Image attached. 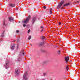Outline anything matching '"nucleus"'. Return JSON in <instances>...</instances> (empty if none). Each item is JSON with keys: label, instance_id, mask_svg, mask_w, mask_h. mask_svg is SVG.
I'll list each match as a JSON object with an SVG mask.
<instances>
[{"label": "nucleus", "instance_id": "obj_1", "mask_svg": "<svg viewBox=\"0 0 80 80\" xmlns=\"http://www.w3.org/2000/svg\"><path fill=\"white\" fill-rule=\"evenodd\" d=\"M27 72H25L23 75V80H28V78L27 77Z\"/></svg>", "mask_w": 80, "mask_h": 80}, {"label": "nucleus", "instance_id": "obj_2", "mask_svg": "<svg viewBox=\"0 0 80 80\" xmlns=\"http://www.w3.org/2000/svg\"><path fill=\"white\" fill-rule=\"evenodd\" d=\"M65 2L64 1H62V2H60V3L58 4V5L57 6V8L58 9V8H60L61 7H62V5Z\"/></svg>", "mask_w": 80, "mask_h": 80}, {"label": "nucleus", "instance_id": "obj_3", "mask_svg": "<svg viewBox=\"0 0 80 80\" xmlns=\"http://www.w3.org/2000/svg\"><path fill=\"white\" fill-rule=\"evenodd\" d=\"M31 18V17L30 16H28L27 19L23 21V23H28Z\"/></svg>", "mask_w": 80, "mask_h": 80}, {"label": "nucleus", "instance_id": "obj_4", "mask_svg": "<svg viewBox=\"0 0 80 80\" xmlns=\"http://www.w3.org/2000/svg\"><path fill=\"white\" fill-rule=\"evenodd\" d=\"M8 61H6V64L5 65V67L6 69H7L8 68V67L9 66V64L8 63Z\"/></svg>", "mask_w": 80, "mask_h": 80}, {"label": "nucleus", "instance_id": "obj_5", "mask_svg": "<svg viewBox=\"0 0 80 80\" xmlns=\"http://www.w3.org/2000/svg\"><path fill=\"white\" fill-rule=\"evenodd\" d=\"M19 70H18V69H16L15 70V75L16 76L17 75H18L19 74Z\"/></svg>", "mask_w": 80, "mask_h": 80}, {"label": "nucleus", "instance_id": "obj_6", "mask_svg": "<svg viewBox=\"0 0 80 80\" xmlns=\"http://www.w3.org/2000/svg\"><path fill=\"white\" fill-rule=\"evenodd\" d=\"M37 19V18L36 17H34L32 18V24H33L35 22V20H36V19Z\"/></svg>", "mask_w": 80, "mask_h": 80}, {"label": "nucleus", "instance_id": "obj_7", "mask_svg": "<svg viewBox=\"0 0 80 80\" xmlns=\"http://www.w3.org/2000/svg\"><path fill=\"white\" fill-rule=\"evenodd\" d=\"M65 62L66 63H67V62L69 60V57L68 56L67 57H65Z\"/></svg>", "mask_w": 80, "mask_h": 80}, {"label": "nucleus", "instance_id": "obj_8", "mask_svg": "<svg viewBox=\"0 0 80 80\" xmlns=\"http://www.w3.org/2000/svg\"><path fill=\"white\" fill-rule=\"evenodd\" d=\"M9 21H13V18L12 17H9Z\"/></svg>", "mask_w": 80, "mask_h": 80}, {"label": "nucleus", "instance_id": "obj_9", "mask_svg": "<svg viewBox=\"0 0 80 80\" xmlns=\"http://www.w3.org/2000/svg\"><path fill=\"white\" fill-rule=\"evenodd\" d=\"M15 45H14L12 46H11L10 48H11V49L12 50H14V49L15 48Z\"/></svg>", "mask_w": 80, "mask_h": 80}, {"label": "nucleus", "instance_id": "obj_10", "mask_svg": "<svg viewBox=\"0 0 80 80\" xmlns=\"http://www.w3.org/2000/svg\"><path fill=\"white\" fill-rule=\"evenodd\" d=\"M47 62H48V60L42 62V64H43V65H44V64H45V63H47Z\"/></svg>", "mask_w": 80, "mask_h": 80}, {"label": "nucleus", "instance_id": "obj_11", "mask_svg": "<svg viewBox=\"0 0 80 80\" xmlns=\"http://www.w3.org/2000/svg\"><path fill=\"white\" fill-rule=\"evenodd\" d=\"M9 6L11 7H15V4H10Z\"/></svg>", "mask_w": 80, "mask_h": 80}, {"label": "nucleus", "instance_id": "obj_12", "mask_svg": "<svg viewBox=\"0 0 80 80\" xmlns=\"http://www.w3.org/2000/svg\"><path fill=\"white\" fill-rule=\"evenodd\" d=\"M44 45V42H41L39 44V46H42V45Z\"/></svg>", "mask_w": 80, "mask_h": 80}, {"label": "nucleus", "instance_id": "obj_13", "mask_svg": "<svg viewBox=\"0 0 80 80\" xmlns=\"http://www.w3.org/2000/svg\"><path fill=\"white\" fill-rule=\"evenodd\" d=\"M5 32V31H3V33H2V35L1 36V37H2H2H3V36H4V33Z\"/></svg>", "mask_w": 80, "mask_h": 80}, {"label": "nucleus", "instance_id": "obj_14", "mask_svg": "<svg viewBox=\"0 0 80 80\" xmlns=\"http://www.w3.org/2000/svg\"><path fill=\"white\" fill-rule=\"evenodd\" d=\"M52 8H50V14H52Z\"/></svg>", "mask_w": 80, "mask_h": 80}, {"label": "nucleus", "instance_id": "obj_15", "mask_svg": "<svg viewBox=\"0 0 80 80\" xmlns=\"http://www.w3.org/2000/svg\"><path fill=\"white\" fill-rule=\"evenodd\" d=\"M70 5V3H67L65 4L63 6V7H66V6H68V5Z\"/></svg>", "mask_w": 80, "mask_h": 80}, {"label": "nucleus", "instance_id": "obj_16", "mask_svg": "<svg viewBox=\"0 0 80 80\" xmlns=\"http://www.w3.org/2000/svg\"><path fill=\"white\" fill-rule=\"evenodd\" d=\"M68 66H66V69L67 70V71H68Z\"/></svg>", "mask_w": 80, "mask_h": 80}, {"label": "nucleus", "instance_id": "obj_17", "mask_svg": "<svg viewBox=\"0 0 80 80\" xmlns=\"http://www.w3.org/2000/svg\"><path fill=\"white\" fill-rule=\"evenodd\" d=\"M3 26H7V24H6V23H5V22H4L3 24Z\"/></svg>", "mask_w": 80, "mask_h": 80}, {"label": "nucleus", "instance_id": "obj_18", "mask_svg": "<svg viewBox=\"0 0 80 80\" xmlns=\"http://www.w3.org/2000/svg\"><path fill=\"white\" fill-rule=\"evenodd\" d=\"M41 51L42 52H43V53H44V52H46V51L44 50H41Z\"/></svg>", "mask_w": 80, "mask_h": 80}, {"label": "nucleus", "instance_id": "obj_19", "mask_svg": "<svg viewBox=\"0 0 80 80\" xmlns=\"http://www.w3.org/2000/svg\"><path fill=\"white\" fill-rule=\"evenodd\" d=\"M32 38V37L31 36H29L28 38V40H30Z\"/></svg>", "mask_w": 80, "mask_h": 80}, {"label": "nucleus", "instance_id": "obj_20", "mask_svg": "<svg viewBox=\"0 0 80 80\" xmlns=\"http://www.w3.org/2000/svg\"><path fill=\"white\" fill-rule=\"evenodd\" d=\"M41 28H42L41 31V32H43V27L42 26H41Z\"/></svg>", "mask_w": 80, "mask_h": 80}, {"label": "nucleus", "instance_id": "obj_21", "mask_svg": "<svg viewBox=\"0 0 80 80\" xmlns=\"http://www.w3.org/2000/svg\"><path fill=\"white\" fill-rule=\"evenodd\" d=\"M58 55H60V51H58Z\"/></svg>", "mask_w": 80, "mask_h": 80}, {"label": "nucleus", "instance_id": "obj_22", "mask_svg": "<svg viewBox=\"0 0 80 80\" xmlns=\"http://www.w3.org/2000/svg\"><path fill=\"white\" fill-rule=\"evenodd\" d=\"M45 75H47L46 73H43V76H45Z\"/></svg>", "mask_w": 80, "mask_h": 80}, {"label": "nucleus", "instance_id": "obj_23", "mask_svg": "<svg viewBox=\"0 0 80 80\" xmlns=\"http://www.w3.org/2000/svg\"><path fill=\"white\" fill-rule=\"evenodd\" d=\"M42 40H43V39H45V37H44V36H42Z\"/></svg>", "mask_w": 80, "mask_h": 80}, {"label": "nucleus", "instance_id": "obj_24", "mask_svg": "<svg viewBox=\"0 0 80 80\" xmlns=\"http://www.w3.org/2000/svg\"><path fill=\"white\" fill-rule=\"evenodd\" d=\"M30 32V30L29 29L28 30V33H29Z\"/></svg>", "mask_w": 80, "mask_h": 80}, {"label": "nucleus", "instance_id": "obj_25", "mask_svg": "<svg viewBox=\"0 0 80 80\" xmlns=\"http://www.w3.org/2000/svg\"><path fill=\"white\" fill-rule=\"evenodd\" d=\"M26 24H23V27H26Z\"/></svg>", "mask_w": 80, "mask_h": 80}, {"label": "nucleus", "instance_id": "obj_26", "mask_svg": "<svg viewBox=\"0 0 80 80\" xmlns=\"http://www.w3.org/2000/svg\"><path fill=\"white\" fill-rule=\"evenodd\" d=\"M16 32H17V33H19V30H17L16 31Z\"/></svg>", "mask_w": 80, "mask_h": 80}, {"label": "nucleus", "instance_id": "obj_27", "mask_svg": "<svg viewBox=\"0 0 80 80\" xmlns=\"http://www.w3.org/2000/svg\"><path fill=\"white\" fill-rule=\"evenodd\" d=\"M79 2H80L79 1H77V2H75V3H79Z\"/></svg>", "mask_w": 80, "mask_h": 80}, {"label": "nucleus", "instance_id": "obj_28", "mask_svg": "<svg viewBox=\"0 0 80 80\" xmlns=\"http://www.w3.org/2000/svg\"><path fill=\"white\" fill-rule=\"evenodd\" d=\"M58 24H59V25H61V22H59Z\"/></svg>", "mask_w": 80, "mask_h": 80}, {"label": "nucleus", "instance_id": "obj_29", "mask_svg": "<svg viewBox=\"0 0 80 80\" xmlns=\"http://www.w3.org/2000/svg\"><path fill=\"white\" fill-rule=\"evenodd\" d=\"M46 6H44L43 7V8H44V9H46Z\"/></svg>", "mask_w": 80, "mask_h": 80}, {"label": "nucleus", "instance_id": "obj_30", "mask_svg": "<svg viewBox=\"0 0 80 80\" xmlns=\"http://www.w3.org/2000/svg\"><path fill=\"white\" fill-rule=\"evenodd\" d=\"M22 55H24V52H23V53H22Z\"/></svg>", "mask_w": 80, "mask_h": 80}, {"label": "nucleus", "instance_id": "obj_31", "mask_svg": "<svg viewBox=\"0 0 80 80\" xmlns=\"http://www.w3.org/2000/svg\"><path fill=\"white\" fill-rule=\"evenodd\" d=\"M20 59H19L18 60V61H20Z\"/></svg>", "mask_w": 80, "mask_h": 80}, {"label": "nucleus", "instance_id": "obj_32", "mask_svg": "<svg viewBox=\"0 0 80 80\" xmlns=\"http://www.w3.org/2000/svg\"><path fill=\"white\" fill-rule=\"evenodd\" d=\"M15 41H13V42H15Z\"/></svg>", "mask_w": 80, "mask_h": 80}, {"label": "nucleus", "instance_id": "obj_33", "mask_svg": "<svg viewBox=\"0 0 80 80\" xmlns=\"http://www.w3.org/2000/svg\"><path fill=\"white\" fill-rule=\"evenodd\" d=\"M6 1H7V0H6Z\"/></svg>", "mask_w": 80, "mask_h": 80}]
</instances>
